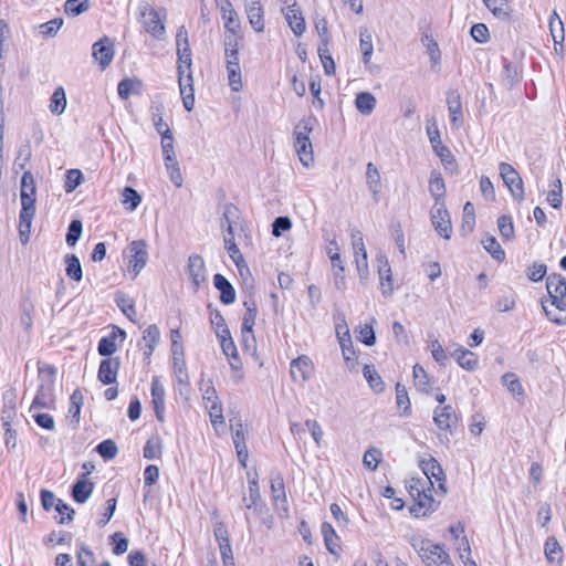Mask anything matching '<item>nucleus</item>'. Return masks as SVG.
Instances as JSON below:
<instances>
[{
	"label": "nucleus",
	"mask_w": 566,
	"mask_h": 566,
	"mask_svg": "<svg viewBox=\"0 0 566 566\" xmlns=\"http://www.w3.org/2000/svg\"><path fill=\"white\" fill-rule=\"evenodd\" d=\"M54 511L57 513L54 517L60 524L71 522L75 514V511L66 504L63 500H59Z\"/></svg>",
	"instance_id": "6e6d98bb"
},
{
	"label": "nucleus",
	"mask_w": 566,
	"mask_h": 566,
	"mask_svg": "<svg viewBox=\"0 0 566 566\" xmlns=\"http://www.w3.org/2000/svg\"><path fill=\"white\" fill-rule=\"evenodd\" d=\"M96 451L104 460H112L117 455L118 448L113 440L106 439L97 444Z\"/></svg>",
	"instance_id": "bf43d9fd"
},
{
	"label": "nucleus",
	"mask_w": 566,
	"mask_h": 566,
	"mask_svg": "<svg viewBox=\"0 0 566 566\" xmlns=\"http://www.w3.org/2000/svg\"><path fill=\"white\" fill-rule=\"evenodd\" d=\"M366 178L369 190L376 197L380 191V175L377 167L373 163L367 164Z\"/></svg>",
	"instance_id": "8fccbe9b"
},
{
	"label": "nucleus",
	"mask_w": 566,
	"mask_h": 566,
	"mask_svg": "<svg viewBox=\"0 0 566 566\" xmlns=\"http://www.w3.org/2000/svg\"><path fill=\"white\" fill-rule=\"evenodd\" d=\"M447 105L451 124L460 127L463 124V114L461 96L457 90H450L447 93Z\"/></svg>",
	"instance_id": "b1692460"
},
{
	"label": "nucleus",
	"mask_w": 566,
	"mask_h": 566,
	"mask_svg": "<svg viewBox=\"0 0 566 566\" xmlns=\"http://www.w3.org/2000/svg\"><path fill=\"white\" fill-rule=\"evenodd\" d=\"M66 103L65 90L63 86H57L50 98L49 109L54 115H61L65 111Z\"/></svg>",
	"instance_id": "58836bf2"
},
{
	"label": "nucleus",
	"mask_w": 566,
	"mask_h": 566,
	"mask_svg": "<svg viewBox=\"0 0 566 566\" xmlns=\"http://www.w3.org/2000/svg\"><path fill=\"white\" fill-rule=\"evenodd\" d=\"M150 394H151V403L154 407V411L156 415V418L159 422L165 421V398H166V391L163 382L160 381V377L154 376L151 379V387H150Z\"/></svg>",
	"instance_id": "f3484780"
},
{
	"label": "nucleus",
	"mask_w": 566,
	"mask_h": 566,
	"mask_svg": "<svg viewBox=\"0 0 566 566\" xmlns=\"http://www.w3.org/2000/svg\"><path fill=\"white\" fill-rule=\"evenodd\" d=\"M413 381L418 390L429 392V377L422 366L416 364L413 366Z\"/></svg>",
	"instance_id": "4d7b16f0"
},
{
	"label": "nucleus",
	"mask_w": 566,
	"mask_h": 566,
	"mask_svg": "<svg viewBox=\"0 0 566 566\" xmlns=\"http://www.w3.org/2000/svg\"><path fill=\"white\" fill-rule=\"evenodd\" d=\"M64 263L66 275L71 280L80 282L83 279V270L80 259L75 254H66L64 256Z\"/></svg>",
	"instance_id": "4c0bfd02"
},
{
	"label": "nucleus",
	"mask_w": 566,
	"mask_h": 566,
	"mask_svg": "<svg viewBox=\"0 0 566 566\" xmlns=\"http://www.w3.org/2000/svg\"><path fill=\"white\" fill-rule=\"evenodd\" d=\"M431 222L436 231L446 240L451 239L452 224L448 210L444 203L439 207H433L431 210Z\"/></svg>",
	"instance_id": "2eb2a0df"
},
{
	"label": "nucleus",
	"mask_w": 566,
	"mask_h": 566,
	"mask_svg": "<svg viewBox=\"0 0 566 566\" xmlns=\"http://www.w3.org/2000/svg\"><path fill=\"white\" fill-rule=\"evenodd\" d=\"M501 81L502 85L505 88L512 90L520 82L517 64L504 59V65L501 73Z\"/></svg>",
	"instance_id": "72a5a7b5"
},
{
	"label": "nucleus",
	"mask_w": 566,
	"mask_h": 566,
	"mask_svg": "<svg viewBox=\"0 0 566 566\" xmlns=\"http://www.w3.org/2000/svg\"><path fill=\"white\" fill-rule=\"evenodd\" d=\"M224 249L227 250L230 259L240 269L241 265L245 264L244 258L235 243V237H224Z\"/></svg>",
	"instance_id": "a18cd8bd"
},
{
	"label": "nucleus",
	"mask_w": 566,
	"mask_h": 566,
	"mask_svg": "<svg viewBox=\"0 0 566 566\" xmlns=\"http://www.w3.org/2000/svg\"><path fill=\"white\" fill-rule=\"evenodd\" d=\"M483 248L499 262L505 259V252L493 235H484L481 241Z\"/></svg>",
	"instance_id": "37998d69"
},
{
	"label": "nucleus",
	"mask_w": 566,
	"mask_h": 566,
	"mask_svg": "<svg viewBox=\"0 0 566 566\" xmlns=\"http://www.w3.org/2000/svg\"><path fill=\"white\" fill-rule=\"evenodd\" d=\"M270 489L272 499L276 505L286 504L285 485L281 472H275L271 474Z\"/></svg>",
	"instance_id": "473e14b6"
},
{
	"label": "nucleus",
	"mask_w": 566,
	"mask_h": 566,
	"mask_svg": "<svg viewBox=\"0 0 566 566\" xmlns=\"http://www.w3.org/2000/svg\"><path fill=\"white\" fill-rule=\"evenodd\" d=\"M177 73L184 107L190 112L195 106L192 67H177Z\"/></svg>",
	"instance_id": "9d476101"
},
{
	"label": "nucleus",
	"mask_w": 566,
	"mask_h": 566,
	"mask_svg": "<svg viewBox=\"0 0 566 566\" xmlns=\"http://www.w3.org/2000/svg\"><path fill=\"white\" fill-rule=\"evenodd\" d=\"M355 105L359 113L369 115L376 107V98L369 92H360L356 95Z\"/></svg>",
	"instance_id": "ea45409f"
},
{
	"label": "nucleus",
	"mask_w": 566,
	"mask_h": 566,
	"mask_svg": "<svg viewBox=\"0 0 566 566\" xmlns=\"http://www.w3.org/2000/svg\"><path fill=\"white\" fill-rule=\"evenodd\" d=\"M94 483L86 478V474H80L72 485L71 496L80 504L85 503L92 495Z\"/></svg>",
	"instance_id": "4be33fe9"
},
{
	"label": "nucleus",
	"mask_w": 566,
	"mask_h": 566,
	"mask_svg": "<svg viewBox=\"0 0 566 566\" xmlns=\"http://www.w3.org/2000/svg\"><path fill=\"white\" fill-rule=\"evenodd\" d=\"M36 187L31 171H24L21 177V210L19 214V237L22 244L30 240L31 224L35 214Z\"/></svg>",
	"instance_id": "f257e3e1"
},
{
	"label": "nucleus",
	"mask_w": 566,
	"mask_h": 566,
	"mask_svg": "<svg viewBox=\"0 0 566 566\" xmlns=\"http://www.w3.org/2000/svg\"><path fill=\"white\" fill-rule=\"evenodd\" d=\"M459 557L464 566H478L475 560L471 558V548L469 541L465 536H457Z\"/></svg>",
	"instance_id": "864d4df0"
},
{
	"label": "nucleus",
	"mask_w": 566,
	"mask_h": 566,
	"mask_svg": "<svg viewBox=\"0 0 566 566\" xmlns=\"http://www.w3.org/2000/svg\"><path fill=\"white\" fill-rule=\"evenodd\" d=\"M213 285L220 292L221 303L230 305L235 302V290L224 275L220 273L214 274Z\"/></svg>",
	"instance_id": "bb28decb"
},
{
	"label": "nucleus",
	"mask_w": 566,
	"mask_h": 566,
	"mask_svg": "<svg viewBox=\"0 0 566 566\" xmlns=\"http://www.w3.org/2000/svg\"><path fill=\"white\" fill-rule=\"evenodd\" d=\"M500 176L503 182L509 188L512 197L522 202L525 197L523 180L517 170L507 163H501L499 165Z\"/></svg>",
	"instance_id": "0eeeda50"
},
{
	"label": "nucleus",
	"mask_w": 566,
	"mask_h": 566,
	"mask_svg": "<svg viewBox=\"0 0 566 566\" xmlns=\"http://www.w3.org/2000/svg\"><path fill=\"white\" fill-rule=\"evenodd\" d=\"M396 402L398 408H402L403 415L408 416L410 413L411 403L408 391L400 382L396 384Z\"/></svg>",
	"instance_id": "e2e57ef3"
},
{
	"label": "nucleus",
	"mask_w": 566,
	"mask_h": 566,
	"mask_svg": "<svg viewBox=\"0 0 566 566\" xmlns=\"http://www.w3.org/2000/svg\"><path fill=\"white\" fill-rule=\"evenodd\" d=\"M164 133L166 135L161 136V148L165 164L172 161L176 159L174 151V137L170 129H166Z\"/></svg>",
	"instance_id": "5fc2aeb1"
},
{
	"label": "nucleus",
	"mask_w": 566,
	"mask_h": 566,
	"mask_svg": "<svg viewBox=\"0 0 566 566\" xmlns=\"http://www.w3.org/2000/svg\"><path fill=\"white\" fill-rule=\"evenodd\" d=\"M451 356L455 359V361L465 370L473 371L478 368L479 360L476 355L464 348L459 347L457 348Z\"/></svg>",
	"instance_id": "2f4dec72"
},
{
	"label": "nucleus",
	"mask_w": 566,
	"mask_h": 566,
	"mask_svg": "<svg viewBox=\"0 0 566 566\" xmlns=\"http://www.w3.org/2000/svg\"><path fill=\"white\" fill-rule=\"evenodd\" d=\"M543 310L548 317V319L555 324L558 325H565L566 324V302L565 301H557V302H549L548 307L545 302H542Z\"/></svg>",
	"instance_id": "7c9ffc66"
},
{
	"label": "nucleus",
	"mask_w": 566,
	"mask_h": 566,
	"mask_svg": "<svg viewBox=\"0 0 566 566\" xmlns=\"http://www.w3.org/2000/svg\"><path fill=\"white\" fill-rule=\"evenodd\" d=\"M120 367L118 357L105 358L101 361L97 373L98 380L104 385H113L116 382L117 374Z\"/></svg>",
	"instance_id": "aec40b11"
},
{
	"label": "nucleus",
	"mask_w": 566,
	"mask_h": 566,
	"mask_svg": "<svg viewBox=\"0 0 566 566\" xmlns=\"http://www.w3.org/2000/svg\"><path fill=\"white\" fill-rule=\"evenodd\" d=\"M378 274L380 279L381 293L384 296H389L394 291L392 273L389 261L385 255H378Z\"/></svg>",
	"instance_id": "a878e982"
},
{
	"label": "nucleus",
	"mask_w": 566,
	"mask_h": 566,
	"mask_svg": "<svg viewBox=\"0 0 566 566\" xmlns=\"http://www.w3.org/2000/svg\"><path fill=\"white\" fill-rule=\"evenodd\" d=\"M39 385L35 397L30 407V411L35 408L54 409L55 396L54 384L56 368L53 365H42L38 367Z\"/></svg>",
	"instance_id": "f03ea898"
},
{
	"label": "nucleus",
	"mask_w": 566,
	"mask_h": 566,
	"mask_svg": "<svg viewBox=\"0 0 566 566\" xmlns=\"http://www.w3.org/2000/svg\"><path fill=\"white\" fill-rule=\"evenodd\" d=\"M83 231L82 221L78 219L72 220L69 224L65 241L67 245L74 247L80 240Z\"/></svg>",
	"instance_id": "052dcab7"
},
{
	"label": "nucleus",
	"mask_w": 566,
	"mask_h": 566,
	"mask_svg": "<svg viewBox=\"0 0 566 566\" xmlns=\"http://www.w3.org/2000/svg\"><path fill=\"white\" fill-rule=\"evenodd\" d=\"M219 543L223 566H235L228 533H214Z\"/></svg>",
	"instance_id": "e433bc0d"
},
{
	"label": "nucleus",
	"mask_w": 566,
	"mask_h": 566,
	"mask_svg": "<svg viewBox=\"0 0 566 566\" xmlns=\"http://www.w3.org/2000/svg\"><path fill=\"white\" fill-rule=\"evenodd\" d=\"M140 21L147 33L161 40L166 33L165 19L166 11L155 10L150 4L143 3L139 6Z\"/></svg>",
	"instance_id": "39448f33"
},
{
	"label": "nucleus",
	"mask_w": 566,
	"mask_h": 566,
	"mask_svg": "<svg viewBox=\"0 0 566 566\" xmlns=\"http://www.w3.org/2000/svg\"><path fill=\"white\" fill-rule=\"evenodd\" d=\"M334 319H335V333H336V337H337L338 342L344 340L345 343L346 342L349 343V338H352V337L349 334V328H348L344 313H342V312L335 313Z\"/></svg>",
	"instance_id": "de8ad7c7"
},
{
	"label": "nucleus",
	"mask_w": 566,
	"mask_h": 566,
	"mask_svg": "<svg viewBox=\"0 0 566 566\" xmlns=\"http://www.w3.org/2000/svg\"><path fill=\"white\" fill-rule=\"evenodd\" d=\"M291 377L294 382L305 384L314 373V364L306 355H301L290 364Z\"/></svg>",
	"instance_id": "ddd939ff"
},
{
	"label": "nucleus",
	"mask_w": 566,
	"mask_h": 566,
	"mask_svg": "<svg viewBox=\"0 0 566 566\" xmlns=\"http://www.w3.org/2000/svg\"><path fill=\"white\" fill-rule=\"evenodd\" d=\"M122 197V203L129 211H134L142 201L139 193L134 188L128 186L124 188Z\"/></svg>",
	"instance_id": "603ef678"
},
{
	"label": "nucleus",
	"mask_w": 566,
	"mask_h": 566,
	"mask_svg": "<svg viewBox=\"0 0 566 566\" xmlns=\"http://www.w3.org/2000/svg\"><path fill=\"white\" fill-rule=\"evenodd\" d=\"M433 420L439 429L452 432L457 427L458 417L453 408L448 405L434 409Z\"/></svg>",
	"instance_id": "412c9836"
},
{
	"label": "nucleus",
	"mask_w": 566,
	"mask_h": 566,
	"mask_svg": "<svg viewBox=\"0 0 566 566\" xmlns=\"http://www.w3.org/2000/svg\"><path fill=\"white\" fill-rule=\"evenodd\" d=\"M359 46L363 54V62L368 64L374 52V45L371 34L367 28H360L359 30Z\"/></svg>",
	"instance_id": "a19ab883"
},
{
	"label": "nucleus",
	"mask_w": 566,
	"mask_h": 566,
	"mask_svg": "<svg viewBox=\"0 0 566 566\" xmlns=\"http://www.w3.org/2000/svg\"><path fill=\"white\" fill-rule=\"evenodd\" d=\"M502 382L507 388L510 392L517 396L524 395V389L522 387L521 381L513 373H506L502 376Z\"/></svg>",
	"instance_id": "69168bd1"
},
{
	"label": "nucleus",
	"mask_w": 566,
	"mask_h": 566,
	"mask_svg": "<svg viewBox=\"0 0 566 566\" xmlns=\"http://www.w3.org/2000/svg\"><path fill=\"white\" fill-rule=\"evenodd\" d=\"M244 10L251 28L261 33L265 29L264 8L261 0H244Z\"/></svg>",
	"instance_id": "dca6fc26"
},
{
	"label": "nucleus",
	"mask_w": 566,
	"mask_h": 566,
	"mask_svg": "<svg viewBox=\"0 0 566 566\" xmlns=\"http://www.w3.org/2000/svg\"><path fill=\"white\" fill-rule=\"evenodd\" d=\"M115 54L114 41L108 36H103L92 46V56L104 71L113 61Z\"/></svg>",
	"instance_id": "f8f14e48"
},
{
	"label": "nucleus",
	"mask_w": 566,
	"mask_h": 566,
	"mask_svg": "<svg viewBox=\"0 0 566 566\" xmlns=\"http://www.w3.org/2000/svg\"><path fill=\"white\" fill-rule=\"evenodd\" d=\"M427 135L434 154L441 159L442 164L446 167L448 165L455 164L454 156L451 154L450 149L441 142L440 132L434 120L427 126Z\"/></svg>",
	"instance_id": "9b49d317"
},
{
	"label": "nucleus",
	"mask_w": 566,
	"mask_h": 566,
	"mask_svg": "<svg viewBox=\"0 0 566 566\" xmlns=\"http://www.w3.org/2000/svg\"><path fill=\"white\" fill-rule=\"evenodd\" d=\"M220 340L222 353L229 358V364L233 370H240L242 367L237 346L231 337L229 328L216 331Z\"/></svg>",
	"instance_id": "4468645a"
},
{
	"label": "nucleus",
	"mask_w": 566,
	"mask_h": 566,
	"mask_svg": "<svg viewBox=\"0 0 566 566\" xmlns=\"http://www.w3.org/2000/svg\"><path fill=\"white\" fill-rule=\"evenodd\" d=\"M245 312L242 318L241 328L249 332L255 324L258 307L253 300L244 301Z\"/></svg>",
	"instance_id": "49530a36"
},
{
	"label": "nucleus",
	"mask_w": 566,
	"mask_h": 566,
	"mask_svg": "<svg viewBox=\"0 0 566 566\" xmlns=\"http://www.w3.org/2000/svg\"><path fill=\"white\" fill-rule=\"evenodd\" d=\"M316 118L313 116L302 118L294 128V148L301 163L305 167H310L314 163L313 146L310 139V134Z\"/></svg>",
	"instance_id": "20e7f679"
},
{
	"label": "nucleus",
	"mask_w": 566,
	"mask_h": 566,
	"mask_svg": "<svg viewBox=\"0 0 566 566\" xmlns=\"http://www.w3.org/2000/svg\"><path fill=\"white\" fill-rule=\"evenodd\" d=\"M128 266L137 276L148 261L147 243L145 240H134L127 248Z\"/></svg>",
	"instance_id": "1a4fd4ad"
},
{
	"label": "nucleus",
	"mask_w": 566,
	"mask_h": 566,
	"mask_svg": "<svg viewBox=\"0 0 566 566\" xmlns=\"http://www.w3.org/2000/svg\"><path fill=\"white\" fill-rule=\"evenodd\" d=\"M544 554L548 563L560 565L563 560V549L554 536H549L546 539Z\"/></svg>",
	"instance_id": "c9c22d12"
},
{
	"label": "nucleus",
	"mask_w": 566,
	"mask_h": 566,
	"mask_svg": "<svg viewBox=\"0 0 566 566\" xmlns=\"http://www.w3.org/2000/svg\"><path fill=\"white\" fill-rule=\"evenodd\" d=\"M318 55L326 75H333L335 73V62L328 50V39H324V43L318 46Z\"/></svg>",
	"instance_id": "c03bdc74"
},
{
	"label": "nucleus",
	"mask_w": 566,
	"mask_h": 566,
	"mask_svg": "<svg viewBox=\"0 0 566 566\" xmlns=\"http://www.w3.org/2000/svg\"><path fill=\"white\" fill-rule=\"evenodd\" d=\"M150 112H151V120H153L156 132L160 136L166 135V133H164V132L166 129H170V128H169L168 124L164 120V116H163L164 106L160 104L153 105L150 107Z\"/></svg>",
	"instance_id": "09e8293b"
},
{
	"label": "nucleus",
	"mask_w": 566,
	"mask_h": 566,
	"mask_svg": "<svg viewBox=\"0 0 566 566\" xmlns=\"http://www.w3.org/2000/svg\"><path fill=\"white\" fill-rule=\"evenodd\" d=\"M331 245H335V252H334V255L332 256V262H331L332 269H333V274H334L335 287L337 290H344L345 284H346L345 268L343 265V261H342V258L339 254V248H338L336 240H333L331 242Z\"/></svg>",
	"instance_id": "cd10ccee"
},
{
	"label": "nucleus",
	"mask_w": 566,
	"mask_h": 566,
	"mask_svg": "<svg viewBox=\"0 0 566 566\" xmlns=\"http://www.w3.org/2000/svg\"><path fill=\"white\" fill-rule=\"evenodd\" d=\"M83 400H84V397L80 389L74 390L70 397L69 413L72 417V420L75 421L76 424L80 422V413H81Z\"/></svg>",
	"instance_id": "3c124183"
},
{
	"label": "nucleus",
	"mask_w": 566,
	"mask_h": 566,
	"mask_svg": "<svg viewBox=\"0 0 566 566\" xmlns=\"http://www.w3.org/2000/svg\"><path fill=\"white\" fill-rule=\"evenodd\" d=\"M410 495L415 499L410 513L416 517L426 516L434 511V499L431 493L424 491L423 484L417 480L410 485Z\"/></svg>",
	"instance_id": "423d86ee"
},
{
	"label": "nucleus",
	"mask_w": 566,
	"mask_h": 566,
	"mask_svg": "<svg viewBox=\"0 0 566 566\" xmlns=\"http://www.w3.org/2000/svg\"><path fill=\"white\" fill-rule=\"evenodd\" d=\"M546 290L549 295V302L565 301L566 297V279L553 273L547 276Z\"/></svg>",
	"instance_id": "5701e85b"
},
{
	"label": "nucleus",
	"mask_w": 566,
	"mask_h": 566,
	"mask_svg": "<svg viewBox=\"0 0 566 566\" xmlns=\"http://www.w3.org/2000/svg\"><path fill=\"white\" fill-rule=\"evenodd\" d=\"M282 13L293 33L301 36L306 30V24L296 2L294 1L292 4L282 8Z\"/></svg>",
	"instance_id": "6ab92c4d"
},
{
	"label": "nucleus",
	"mask_w": 566,
	"mask_h": 566,
	"mask_svg": "<svg viewBox=\"0 0 566 566\" xmlns=\"http://www.w3.org/2000/svg\"><path fill=\"white\" fill-rule=\"evenodd\" d=\"M83 181L82 171L78 169H70L66 171V179L64 184L65 192H73Z\"/></svg>",
	"instance_id": "338daca9"
},
{
	"label": "nucleus",
	"mask_w": 566,
	"mask_h": 566,
	"mask_svg": "<svg viewBox=\"0 0 566 566\" xmlns=\"http://www.w3.org/2000/svg\"><path fill=\"white\" fill-rule=\"evenodd\" d=\"M90 0H66L64 11L67 15L77 17L90 8Z\"/></svg>",
	"instance_id": "680f3d73"
},
{
	"label": "nucleus",
	"mask_w": 566,
	"mask_h": 566,
	"mask_svg": "<svg viewBox=\"0 0 566 566\" xmlns=\"http://www.w3.org/2000/svg\"><path fill=\"white\" fill-rule=\"evenodd\" d=\"M188 274L196 287L199 289L200 285L206 282V266L203 258L199 254H191L188 259Z\"/></svg>",
	"instance_id": "393cba45"
},
{
	"label": "nucleus",
	"mask_w": 566,
	"mask_h": 566,
	"mask_svg": "<svg viewBox=\"0 0 566 566\" xmlns=\"http://www.w3.org/2000/svg\"><path fill=\"white\" fill-rule=\"evenodd\" d=\"M429 192L434 198V206L439 207L444 203L446 184L440 172L433 170L429 179Z\"/></svg>",
	"instance_id": "c756f323"
},
{
	"label": "nucleus",
	"mask_w": 566,
	"mask_h": 566,
	"mask_svg": "<svg viewBox=\"0 0 566 566\" xmlns=\"http://www.w3.org/2000/svg\"><path fill=\"white\" fill-rule=\"evenodd\" d=\"M420 468L426 474L430 485H433L432 479H434L439 483V489L442 490L443 493L447 492L443 483L446 481L444 471L441 464L433 457L421 460Z\"/></svg>",
	"instance_id": "a211bd4d"
},
{
	"label": "nucleus",
	"mask_w": 566,
	"mask_h": 566,
	"mask_svg": "<svg viewBox=\"0 0 566 566\" xmlns=\"http://www.w3.org/2000/svg\"><path fill=\"white\" fill-rule=\"evenodd\" d=\"M549 30L555 44L562 43L564 41V25L555 11L549 18Z\"/></svg>",
	"instance_id": "13d9d810"
},
{
	"label": "nucleus",
	"mask_w": 566,
	"mask_h": 566,
	"mask_svg": "<svg viewBox=\"0 0 566 566\" xmlns=\"http://www.w3.org/2000/svg\"><path fill=\"white\" fill-rule=\"evenodd\" d=\"M381 455L382 454L379 449L370 448L364 453L363 463L368 470L375 471L378 468V464L381 460Z\"/></svg>",
	"instance_id": "774afa93"
},
{
	"label": "nucleus",
	"mask_w": 566,
	"mask_h": 566,
	"mask_svg": "<svg viewBox=\"0 0 566 566\" xmlns=\"http://www.w3.org/2000/svg\"><path fill=\"white\" fill-rule=\"evenodd\" d=\"M410 544L426 566H454L444 545L418 536H412Z\"/></svg>",
	"instance_id": "7ed1b4c3"
},
{
	"label": "nucleus",
	"mask_w": 566,
	"mask_h": 566,
	"mask_svg": "<svg viewBox=\"0 0 566 566\" xmlns=\"http://www.w3.org/2000/svg\"><path fill=\"white\" fill-rule=\"evenodd\" d=\"M97 352L101 356L109 358L116 352L115 333L102 337L97 345Z\"/></svg>",
	"instance_id": "0e129e2a"
},
{
	"label": "nucleus",
	"mask_w": 566,
	"mask_h": 566,
	"mask_svg": "<svg viewBox=\"0 0 566 566\" xmlns=\"http://www.w3.org/2000/svg\"><path fill=\"white\" fill-rule=\"evenodd\" d=\"M248 488L249 496L243 497L244 506L247 509L253 507L254 510H256L262 502L256 472L253 475L250 472H248Z\"/></svg>",
	"instance_id": "c85d7f7f"
},
{
	"label": "nucleus",
	"mask_w": 566,
	"mask_h": 566,
	"mask_svg": "<svg viewBox=\"0 0 566 566\" xmlns=\"http://www.w3.org/2000/svg\"><path fill=\"white\" fill-rule=\"evenodd\" d=\"M363 375L373 391L380 394L385 390V382L374 365L366 364L363 368Z\"/></svg>",
	"instance_id": "f704fd0d"
},
{
	"label": "nucleus",
	"mask_w": 566,
	"mask_h": 566,
	"mask_svg": "<svg viewBox=\"0 0 566 566\" xmlns=\"http://www.w3.org/2000/svg\"><path fill=\"white\" fill-rule=\"evenodd\" d=\"M220 226L224 229V237H235L237 230L244 231L245 221L241 217L240 209L233 203H227L222 213Z\"/></svg>",
	"instance_id": "6e6552de"
},
{
	"label": "nucleus",
	"mask_w": 566,
	"mask_h": 566,
	"mask_svg": "<svg viewBox=\"0 0 566 566\" xmlns=\"http://www.w3.org/2000/svg\"><path fill=\"white\" fill-rule=\"evenodd\" d=\"M142 87V81L138 78H123L117 85V92L122 99H127L134 93H138Z\"/></svg>",
	"instance_id": "79ce46f5"
}]
</instances>
